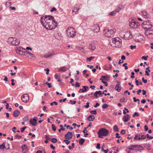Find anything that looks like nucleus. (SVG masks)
I'll use <instances>...</instances> for the list:
<instances>
[{
    "instance_id": "f704fd0d",
    "label": "nucleus",
    "mask_w": 153,
    "mask_h": 153,
    "mask_svg": "<svg viewBox=\"0 0 153 153\" xmlns=\"http://www.w3.org/2000/svg\"><path fill=\"white\" fill-rule=\"evenodd\" d=\"M51 141L53 143H56L57 142V139L55 138H53L51 139Z\"/></svg>"
},
{
    "instance_id": "a18cd8bd",
    "label": "nucleus",
    "mask_w": 153,
    "mask_h": 153,
    "mask_svg": "<svg viewBox=\"0 0 153 153\" xmlns=\"http://www.w3.org/2000/svg\"><path fill=\"white\" fill-rule=\"evenodd\" d=\"M92 126V123H90L88 125V126L87 127H85L84 128V130L87 129V128L88 127H90Z\"/></svg>"
},
{
    "instance_id": "de8ad7c7",
    "label": "nucleus",
    "mask_w": 153,
    "mask_h": 153,
    "mask_svg": "<svg viewBox=\"0 0 153 153\" xmlns=\"http://www.w3.org/2000/svg\"><path fill=\"white\" fill-rule=\"evenodd\" d=\"M127 64V63H125L123 64V66L125 67V68L126 70H127L128 69V68L127 66L126 65Z\"/></svg>"
},
{
    "instance_id": "a878e982",
    "label": "nucleus",
    "mask_w": 153,
    "mask_h": 153,
    "mask_svg": "<svg viewBox=\"0 0 153 153\" xmlns=\"http://www.w3.org/2000/svg\"><path fill=\"white\" fill-rule=\"evenodd\" d=\"M89 48L92 51H94L96 49V47L93 43H91L90 44Z\"/></svg>"
},
{
    "instance_id": "7ed1b4c3",
    "label": "nucleus",
    "mask_w": 153,
    "mask_h": 153,
    "mask_svg": "<svg viewBox=\"0 0 153 153\" xmlns=\"http://www.w3.org/2000/svg\"><path fill=\"white\" fill-rule=\"evenodd\" d=\"M120 37L124 39H128L131 38V33L130 31L124 30L120 32Z\"/></svg>"
},
{
    "instance_id": "4c0bfd02",
    "label": "nucleus",
    "mask_w": 153,
    "mask_h": 153,
    "mask_svg": "<svg viewBox=\"0 0 153 153\" xmlns=\"http://www.w3.org/2000/svg\"><path fill=\"white\" fill-rule=\"evenodd\" d=\"M90 113L92 114H96L97 113V112L96 110H94L91 111Z\"/></svg>"
},
{
    "instance_id": "a211bd4d",
    "label": "nucleus",
    "mask_w": 153,
    "mask_h": 153,
    "mask_svg": "<svg viewBox=\"0 0 153 153\" xmlns=\"http://www.w3.org/2000/svg\"><path fill=\"white\" fill-rule=\"evenodd\" d=\"M54 36L55 38L59 40L61 39L62 37L61 34L57 33H55Z\"/></svg>"
},
{
    "instance_id": "49530a36",
    "label": "nucleus",
    "mask_w": 153,
    "mask_h": 153,
    "mask_svg": "<svg viewBox=\"0 0 153 153\" xmlns=\"http://www.w3.org/2000/svg\"><path fill=\"white\" fill-rule=\"evenodd\" d=\"M54 104L56 105H58V104L57 102L55 101H54L53 102H51L50 103V105H53Z\"/></svg>"
},
{
    "instance_id": "69168bd1",
    "label": "nucleus",
    "mask_w": 153,
    "mask_h": 153,
    "mask_svg": "<svg viewBox=\"0 0 153 153\" xmlns=\"http://www.w3.org/2000/svg\"><path fill=\"white\" fill-rule=\"evenodd\" d=\"M53 56L52 54H50L49 55H46L44 56V57L46 58H49V57L52 56Z\"/></svg>"
},
{
    "instance_id": "b1692460",
    "label": "nucleus",
    "mask_w": 153,
    "mask_h": 153,
    "mask_svg": "<svg viewBox=\"0 0 153 153\" xmlns=\"http://www.w3.org/2000/svg\"><path fill=\"white\" fill-rule=\"evenodd\" d=\"M95 119V117L93 115H90L87 117V120L88 121H92Z\"/></svg>"
},
{
    "instance_id": "8fccbe9b",
    "label": "nucleus",
    "mask_w": 153,
    "mask_h": 153,
    "mask_svg": "<svg viewBox=\"0 0 153 153\" xmlns=\"http://www.w3.org/2000/svg\"><path fill=\"white\" fill-rule=\"evenodd\" d=\"M16 50V52L18 53H19L20 54H22V53H22V51H21V50H20L18 49H17V50Z\"/></svg>"
},
{
    "instance_id": "37998d69",
    "label": "nucleus",
    "mask_w": 153,
    "mask_h": 153,
    "mask_svg": "<svg viewBox=\"0 0 153 153\" xmlns=\"http://www.w3.org/2000/svg\"><path fill=\"white\" fill-rule=\"evenodd\" d=\"M64 126L65 127H66L67 128H69V129L71 130H72L73 129V128L72 127L70 126L69 125L67 126L66 124H65Z\"/></svg>"
},
{
    "instance_id": "1a4fd4ad",
    "label": "nucleus",
    "mask_w": 153,
    "mask_h": 153,
    "mask_svg": "<svg viewBox=\"0 0 153 153\" xmlns=\"http://www.w3.org/2000/svg\"><path fill=\"white\" fill-rule=\"evenodd\" d=\"M112 42L115 44L114 47L120 46L122 44V40L119 37L114 38L112 39Z\"/></svg>"
},
{
    "instance_id": "393cba45",
    "label": "nucleus",
    "mask_w": 153,
    "mask_h": 153,
    "mask_svg": "<svg viewBox=\"0 0 153 153\" xmlns=\"http://www.w3.org/2000/svg\"><path fill=\"white\" fill-rule=\"evenodd\" d=\"M20 113V112L19 110H15L13 112V116L15 117H17L19 116Z\"/></svg>"
},
{
    "instance_id": "f03ea898",
    "label": "nucleus",
    "mask_w": 153,
    "mask_h": 153,
    "mask_svg": "<svg viewBox=\"0 0 153 153\" xmlns=\"http://www.w3.org/2000/svg\"><path fill=\"white\" fill-rule=\"evenodd\" d=\"M115 31L116 30L115 29H109L106 28L104 30V35L106 37H111L114 36Z\"/></svg>"
},
{
    "instance_id": "6e6552de",
    "label": "nucleus",
    "mask_w": 153,
    "mask_h": 153,
    "mask_svg": "<svg viewBox=\"0 0 153 153\" xmlns=\"http://www.w3.org/2000/svg\"><path fill=\"white\" fill-rule=\"evenodd\" d=\"M142 26L144 29H146V30L150 29L152 27V25L149 22V20H148V21H144L142 23Z\"/></svg>"
},
{
    "instance_id": "052dcab7",
    "label": "nucleus",
    "mask_w": 153,
    "mask_h": 153,
    "mask_svg": "<svg viewBox=\"0 0 153 153\" xmlns=\"http://www.w3.org/2000/svg\"><path fill=\"white\" fill-rule=\"evenodd\" d=\"M89 103L88 102H87V103H86V105H84V107L87 108H89Z\"/></svg>"
},
{
    "instance_id": "4be33fe9",
    "label": "nucleus",
    "mask_w": 153,
    "mask_h": 153,
    "mask_svg": "<svg viewBox=\"0 0 153 153\" xmlns=\"http://www.w3.org/2000/svg\"><path fill=\"white\" fill-rule=\"evenodd\" d=\"M115 89L118 92L120 91L121 90V87L120 85L119 84H117L116 85Z\"/></svg>"
},
{
    "instance_id": "ddd939ff",
    "label": "nucleus",
    "mask_w": 153,
    "mask_h": 153,
    "mask_svg": "<svg viewBox=\"0 0 153 153\" xmlns=\"http://www.w3.org/2000/svg\"><path fill=\"white\" fill-rule=\"evenodd\" d=\"M91 30L94 32L98 33L100 30V27L98 25L96 24L92 26Z\"/></svg>"
},
{
    "instance_id": "ea45409f",
    "label": "nucleus",
    "mask_w": 153,
    "mask_h": 153,
    "mask_svg": "<svg viewBox=\"0 0 153 153\" xmlns=\"http://www.w3.org/2000/svg\"><path fill=\"white\" fill-rule=\"evenodd\" d=\"M64 142H65V143L67 144V145L68 144L70 143V141L68 140L67 139H65L64 140H63Z\"/></svg>"
},
{
    "instance_id": "423d86ee",
    "label": "nucleus",
    "mask_w": 153,
    "mask_h": 153,
    "mask_svg": "<svg viewBox=\"0 0 153 153\" xmlns=\"http://www.w3.org/2000/svg\"><path fill=\"white\" fill-rule=\"evenodd\" d=\"M109 133L108 131L106 129L102 128L100 129L98 132V137L99 138H103V136H106L108 135Z\"/></svg>"
},
{
    "instance_id": "a19ab883",
    "label": "nucleus",
    "mask_w": 153,
    "mask_h": 153,
    "mask_svg": "<svg viewBox=\"0 0 153 153\" xmlns=\"http://www.w3.org/2000/svg\"><path fill=\"white\" fill-rule=\"evenodd\" d=\"M108 107V105L107 104H104L102 106V108L103 109L107 108Z\"/></svg>"
},
{
    "instance_id": "c85d7f7f",
    "label": "nucleus",
    "mask_w": 153,
    "mask_h": 153,
    "mask_svg": "<svg viewBox=\"0 0 153 153\" xmlns=\"http://www.w3.org/2000/svg\"><path fill=\"white\" fill-rule=\"evenodd\" d=\"M113 129V130L115 131H116V132L119 131V129L118 128L117 126L116 125H115L114 126Z\"/></svg>"
},
{
    "instance_id": "4d7b16f0",
    "label": "nucleus",
    "mask_w": 153,
    "mask_h": 153,
    "mask_svg": "<svg viewBox=\"0 0 153 153\" xmlns=\"http://www.w3.org/2000/svg\"><path fill=\"white\" fill-rule=\"evenodd\" d=\"M136 46H133L132 45H131L130 46V48L131 50H132L134 48H136Z\"/></svg>"
},
{
    "instance_id": "603ef678",
    "label": "nucleus",
    "mask_w": 153,
    "mask_h": 153,
    "mask_svg": "<svg viewBox=\"0 0 153 153\" xmlns=\"http://www.w3.org/2000/svg\"><path fill=\"white\" fill-rule=\"evenodd\" d=\"M70 102L71 104L73 105L75 104L76 102V101H72V100H70Z\"/></svg>"
},
{
    "instance_id": "6e6d98bb",
    "label": "nucleus",
    "mask_w": 153,
    "mask_h": 153,
    "mask_svg": "<svg viewBox=\"0 0 153 153\" xmlns=\"http://www.w3.org/2000/svg\"><path fill=\"white\" fill-rule=\"evenodd\" d=\"M121 10V8L119 7L117 8L116 10H114L116 12V13L119 12Z\"/></svg>"
},
{
    "instance_id": "39448f33",
    "label": "nucleus",
    "mask_w": 153,
    "mask_h": 153,
    "mask_svg": "<svg viewBox=\"0 0 153 153\" xmlns=\"http://www.w3.org/2000/svg\"><path fill=\"white\" fill-rule=\"evenodd\" d=\"M68 36L69 37H74L76 36L75 30L72 27H68L66 30Z\"/></svg>"
},
{
    "instance_id": "5701e85b",
    "label": "nucleus",
    "mask_w": 153,
    "mask_h": 153,
    "mask_svg": "<svg viewBox=\"0 0 153 153\" xmlns=\"http://www.w3.org/2000/svg\"><path fill=\"white\" fill-rule=\"evenodd\" d=\"M83 87L84 88L83 89H80L79 91V93H83L84 92L86 91H87L86 88H88V86H83Z\"/></svg>"
},
{
    "instance_id": "cd10ccee",
    "label": "nucleus",
    "mask_w": 153,
    "mask_h": 153,
    "mask_svg": "<svg viewBox=\"0 0 153 153\" xmlns=\"http://www.w3.org/2000/svg\"><path fill=\"white\" fill-rule=\"evenodd\" d=\"M66 69L65 68V67H61L59 68V70L60 71H62V72H65L66 71Z\"/></svg>"
},
{
    "instance_id": "79ce46f5",
    "label": "nucleus",
    "mask_w": 153,
    "mask_h": 153,
    "mask_svg": "<svg viewBox=\"0 0 153 153\" xmlns=\"http://www.w3.org/2000/svg\"><path fill=\"white\" fill-rule=\"evenodd\" d=\"M134 148H140V147H142V146L140 145H132Z\"/></svg>"
},
{
    "instance_id": "13d9d810",
    "label": "nucleus",
    "mask_w": 153,
    "mask_h": 153,
    "mask_svg": "<svg viewBox=\"0 0 153 153\" xmlns=\"http://www.w3.org/2000/svg\"><path fill=\"white\" fill-rule=\"evenodd\" d=\"M125 98H123V99H120V102H126V101H125Z\"/></svg>"
},
{
    "instance_id": "aec40b11",
    "label": "nucleus",
    "mask_w": 153,
    "mask_h": 153,
    "mask_svg": "<svg viewBox=\"0 0 153 153\" xmlns=\"http://www.w3.org/2000/svg\"><path fill=\"white\" fill-rule=\"evenodd\" d=\"M101 95V91H96L94 94V96L95 97V98H98V95Z\"/></svg>"
},
{
    "instance_id": "6ab92c4d",
    "label": "nucleus",
    "mask_w": 153,
    "mask_h": 153,
    "mask_svg": "<svg viewBox=\"0 0 153 153\" xmlns=\"http://www.w3.org/2000/svg\"><path fill=\"white\" fill-rule=\"evenodd\" d=\"M142 15L143 17L145 18H149L150 17L149 15L147 13V12L145 10H143L142 11Z\"/></svg>"
},
{
    "instance_id": "e433bc0d",
    "label": "nucleus",
    "mask_w": 153,
    "mask_h": 153,
    "mask_svg": "<svg viewBox=\"0 0 153 153\" xmlns=\"http://www.w3.org/2000/svg\"><path fill=\"white\" fill-rule=\"evenodd\" d=\"M140 134H140L141 137H142L141 138L142 140H143V139H145L146 138V136H144V134L143 133H140Z\"/></svg>"
},
{
    "instance_id": "dca6fc26",
    "label": "nucleus",
    "mask_w": 153,
    "mask_h": 153,
    "mask_svg": "<svg viewBox=\"0 0 153 153\" xmlns=\"http://www.w3.org/2000/svg\"><path fill=\"white\" fill-rule=\"evenodd\" d=\"M78 6L76 5L73 8L72 10V14L73 15H74L77 13L79 9L77 8Z\"/></svg>"
},
{
    "instance_id": "3c124183",
    "label": "nucleus",
    "mask_w": 153,
    "mask_h": 153,
    "mask_svg": "<svg viewBox=\"0 0 153 153\" xmlns=\"http://www.w3.org/2000/svg\"><path fill=\"white\" fill-rule=\"evenodd\" d=\"M27 127L26 126H24L22 128H21V131L22 132H23L25 130V129L27 128Z\"/></svg>"
},
{
    "instance_id": "bb28decb",
    "label": "nucleus",
    "mask_w": 153,
    "mask_h": 153,
    "mask_svg": "<svg viewBox=\"0 0 153 153\" xmlns=\"http://www.w3.org/2000/svg\"><path fill=\"white\" fill-rule=\"evenodd\" d=\"M27 146L25 144H23L22 146V148L23 150L26 149V150H25V152H24V153H26L27 152V150L26 149Z\"/></svg>"
},
{
    "instance_id": "bf43d9fd",
    "label": "nucleus",
    "mask_w": 153,
    "mask_h": 153,
    "mask_svg": "<svg viewBox=\"0 0 153 153\" xmlns=\"http://www.w3.org/2000/svg\"><path fill=\"white\" fill-rule=\"evenodd\" d=\"M131 78H134V73L133 72H132L131 73Z\"/></svg>"
},
{
    "instance_id": "4468645a",
    "label": "nucleus",
    "mask_w": 153,
    "mask_h": 153,
    "mask_svg": "<svg viewBox=\"0 0 153 153\" xmlns=\"http://www.w3.org/2000/svg\"><path fill=\"white\" fill-rule=\"evenodd\" d=\"M73 135L72 133L70 132H68L65 135V137L66 139L70 140L73 137Z\"/></svg>"
},
{
    "instance_id": "c03bdc74",
    "label": "nucleus",
    "mask_w": 153,
    "mask_h": 153,
    "mask_svg": "<svg viewBox=\"0 0 153 153\" xmlns=\"http://www.w3.org/2000/svg\"><path fill=\"white\" fill-rule=\"evenodd\" d=\"M139 114L137 112H135L134 114L132 115L133 117H134L136 116L137 117L139 116Z\"/></svg>"
},
{
    "instance_id": "58836bf2",
    "label": "nucleus",
    "mask_w": 153,
    "mask_h": 153,
    "mask_svg": "<svg viewBox=\"0 0 153 153\" xmlns=\"http://www.w3.org/2000/svg\"><path fill=\"white\" fill-rule=\"evenodd\" d=\"M51 127H52V129L53 131H56V128L55 125L54 124H52L51 125Z\"/></svg>"
},
{
    "instance_id": "9b49d317",
    "label": "nucleus",
    "mask_w": 153,
    "mask_h": 153,
    "mask_svg": "<svg viewBox=\"0 0 153 153\" xmlns=\"http://www.w3.org/2000/svg\"><path fill=\"white\" fill-rule=\"evenodd\" d=\"M145 35L149 39L153 38V30H146Z\"/></svg>"
},
{
    "instance_id": "864d4df0",
    "label": "nucleus",
    "mask_w": 153,
    "mask_h": 153,
    "mask_svg": "<svg viewBox=\"0 0 153 153\" xmlns=\"http://www.w3.org/2000/svg\"><path fill=\"white\" fill-rule=\"evenodd\" d=\"M56 10V8L55 7H53L50 10L51 12H52L54 11H55Z\"/></svg>"
},
{
    "instance_id": "2eb2a0df",
    "label": "nucleus",
    "mask_w": 153,
    "mask_h": 153,
    "mask_svg": "<svg viewBox=\"0 0 153 153\" xmlns=\"http://www.w3.org/2000/svg\"><path fill=\"white\" fill-rule=\"evenodd\" d=\"M137 41L141 43H143L145 41L144 37L142 35H140L137 37Z\"/></svg>"
},
{
    "instance_id": "09e8293b",
    "label": "nucleus",
    "mask_w": 153,
    "mask_h": 153,
    "mask_svg": "<svg viewBox=\"0 0 153 153\" xmlns=\"http://www.w3.org/2000/svg\"><path fill=\"white\" fill-rule=\"evenodd\" d=\"M146 136L147 138H149L150 139H152L153 138V136H150L148 134H146Z\"/></svg>"
},
{
    "instance_id": "473e14b6",
    "label": "nucleus",
    "mask_w": 153,
    "mask_h": 153,
    "mask_svg": "<svg viewBox=\"0 0 153 153\" xmlns=\"http://www.w3.org/2000/svg\"><path fill=\"white\" fill-rule=\"evenodd\" d=\"M101 76L102 78H103L105 80H108L109 79V77L108 76L102 75Z\"/></svg>"
},
{
    "instance_id": "5fc2aeb1",
    "label": "nucleus",
    "mask_w": 153,
    "mask_h": 153,
    "mask_svg": "<svg viewBox=\"0 0 153 153\" xmlns=\"http://www.w3.org/2000/svg\"><path fill=\"white\" fill-rule=\"evenodd\" d=\"M142 80L143 81V82L144 83H146L147 82V79H144V78L143 77H142Z\"/></svg>"
},
{
    "instance_id": "e2e57ef3",
    "label": "nucleus",
    "mask_w": 153,
    "mask_h": 153,
    "mask_svg": "<svg viewBox=\"0 0 153 153\" xmlns=\"http://www.w3.org/2000/svg\"><path fill=\"white\" fill-rule=\"evenodd\" d=\"M148 57V56H143L142 57V59H144L145 60H146L147 59V58Z\"/></svg>"
},
{
    "instance_id": "0eeeda50",
    "label": "nucleus",
    "mask_w": 153,
    "mask_h": 153,
    "mask_svg": "<svg viewBox=\"0 0 153 153\" xmlns=\"http://www.w3.org/2000/svg\"><path fill=\"white\" fill-rule=\"evenodd\" d=\"M57 22L55 20L54 21H51L46 26V27H45L48 30H52L57 27Z\"/></svg>"
},
{
    "instance_id": "774afa93",
    "label": "nucleus",
    "mask_w": 153,
    "mask_h": 153,
    "mask_svg": "<svg viewBox=\"0 0 153 153\" xmlns=\"http://www.w3.org/2000/svg\"><path fill=\"white\" fill-rule=\"evenodd\" d=\"M16 137L18 139H20L22 137V136H20L18 134L16 135Z\"/></svg>"
},
{
    "instance_id": "7c9ffc66",
    "label": "nucleus",
    "mask_w": 153,
    "mask_h": 153,
    "mask_svg": "<svg viewBox=\"0 0 153 153\" xmlns=\"http://www.w3.org/2000/svg\"><path fill=\"white\" fill-rule=\"evenodd\" d=\"M122 119L123 121L125 123L128 121V120L126 116V115H124L123 116Z\"/></svg>"
},
{
    "instance_id": "412c9836",
    "label": "nucleus",
    "mask_w": 153,
    "mask_h": 153,
    "mask_svg": "<svg viewBox=\"0 0 153 153\" xmlns=\"http://www.w3.org/2000/svg\"><path fill=\"white\" fill-rule=\"evenodd\" d=\"M140 133L139 134H137L135 135V137L134 138V140H142L141 137Z\"/></svg>"
},
{
    "instance_id": "f3484780",
    "label": "nucleus",
    "mask_w": 153,
    "mask_h": 153,
    "mask_svg": "<svg viewBox=\"0 0 153 153\" xmlns=\"http://www.w3.org/2000/svg\"><path fill=\"white\" fill-rule=\"evenodd\" d=\"M30 123L34 126H36L37 125V120L36 118H33L30 120Z\"/></svg>"
},
{
    "instance_id": "c9c22d12",
    "label": "nucleus",
    "mask_w": 153,
    "mask_h": 153,
    "mask_svg": "<svg viewBox=\"0 0 153 153\" xmlns=\"http://www.w3.org/2000/svg\"><path fill=\"white\" fill-rule=\"evenodd\" d=\"M94 57L91 56L90 57H87L86 58V60L88 61L89 60V62L91 60H92L94 58Z\"/></svg>"
},
{
    "instance_id": "c756f323",
    "label": "nucleus",
    "mask_w": 153,
    "mask_h": 153,
    "mask_svg": "<svg viewBox=\"0 0 153 153\" xmlns=\"http://www.w3.org/2000/svg\"><path fill=\"white\" fill-rule=\"evenodd\" d=\"M85 142V140L83 138H81L79 140V143L80 145H82Z\"/></svg>"
},
{
    "instance_id": "2f4dec72",
    "label": "nucleus",
    "mask_w": 153,
    "mask_h": 153,
    "mask_svg": "<svg viewBox=\"0 0 153 153\" xmlns=\"http://www.w3.org/2000/svg\"><path fill=\"white\" fill-rule=\"evenodd\" d=\"M26 54L27 55H28L27 56H31V57H33V54L32 53H30L29 52L27 51H26Z\"/></svg>"
},
{
    "instance_id": "9d476101",
    "label": "nucleus",
    "mask_w": 153,
    "mask_h": 153,
    "mask_svg": "<svg viewBox=\"0 0 153 153\" xmlns=\"http://www.w3.org/2000/svg\"><path fill=\"white\" fill-rule=\"evenodd\" d=\"M129 25L131 28H137L140 25L137 22H135L134 20H132L129 22Z\"/></svg>"
},
{
    "instance_id": "680f3d73",
    "label": "nucleus",
    "mask_w": 153,
    "mask_h": 153,
    "mask_svg": "<svg viewBox=\"0 0 153 153\" xmlns=\"http://www.w3.org/2000/svg\"><path fill=\"white\" fill-rule=\"evenodd\" d=\"M28 119L29 118L28 117H25L24 118L23 120L24 121H26L28 120Z\"/></svg>"
},
{
    "instance_id": "338daca9",
    "label": "nucleus",
    "mask_w": 153,
    "mask_h": 153,
    "mask_svg": "<svg viewBox=\"0 0 153 153\" xmlns=\"http://www.w3.org/2000/svg\"><path fill=\"white\" fill-rule=\"evenodd\" d=\"M121 134H125L126 133V131L124 130H122L121 131Z\"/></svg>"
},
{
    "instance_id": "20e7f679",
    "label": "nucleus",
    "mask_w": 153,
    "mask_h": 153,
    "mask_svg": "<svg viewBox=\"0 0 153 153\" xmlns=\"http://www.w3.org/2000/svg\"><path fill=\"white\" fill-rule=\"evenodd\" d=\"M9 44L13 46L18 45L20 42L19 40L15 37H10L7 40Z\"/></svg>"
},
{
    "instance_id": "72a5a7b5",
    "label": "nucleus",
    "mask_w": 153,
    "mask_h": 153,
    "mask_svg": "<svg viewBox=\"0 0 153 153\" xmlns=\"http://www.w3.org/2000/svg\"><path fill=\"white\" fill-rule=\"evenodd\" d=\"M116 11H115V10H114V11H112L111 12H110L109 13V15L111 16H113L115 15L116 14Z\"/></svg>"
},
{
    "instance_id": "0e129e2a",
    "label": "nucleus",
    "mask_w": 153,
    "mask_h": 153,
    "mask_svg": "<svg viewBox=\"0 0 153 153\" xmlns=\"http://www.w3.org/2000/svg\"><path fill=\"white\" fill-rule=\"evenodd\" d=\"M75 85L76 87H79L80 86V85L78 83V82H76L75 84Z\"/></svg>"
},
{
    "instance_id": "f8f14e48",
    "label": "nucleus",
    "mask_w": 153,
    "mask_h": 153,
    "mask_svg": "<svg viewBox=\"0 0 153 153\" xmlns=\"http://www.w3.org/2000/svg\"><path fill=\"white\" fill-rule=\"evenodd\" d=\"M21 98L22 101L23 102H27L29 100V95L27 94H25L22 96Z\"/></svg>"
},
{
    "instance_id": "f257e3e1",
    "label": "nucleus",
    "mask_w": 153,
    "mask_h": 153,
    "mask_svg": "<svg viewBox=\"0 0 153 153\" xmlns=\"http://www.w3.org/2000/svg\"><path fill=\"white\" fill-rule=\"evenodd\" d=\"M40 20L43 27H46L47 25L51 21H54L55 19L52 16H45L41 17Z\"/></svg>"
}]
</instances>
